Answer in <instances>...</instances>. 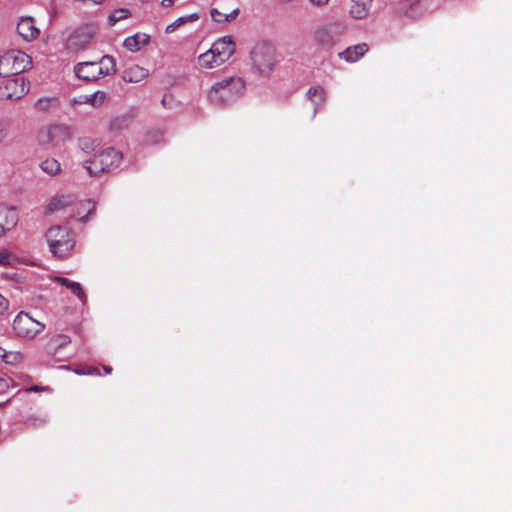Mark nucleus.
<instances>
[{
	"label": "nucleus",
	"mask_w": 512,
	"mask_h": 512,
	"mask_svg": "<svg viewBox=\"0 0 512 512\" xmlns=\"http://www.w3.org/2000/svg\"><path fill=\"white\" fill-rule=\"evenodd\" d=\"M103 368H104L106 374H110L112 372L111 367L104 366Z\"/></svg>",
	"instance_id": "obj_42"
},
{
	"label": "nucleus",
	"mask_w": 512,
	"mask_h": 512,
	"mask_svg": "<svg viewBox=\"0 0 512 512\" xmlns=\"http://www.w3.org/2000/svg\"><path fill=\"white\" fill-rule=\"evenodd\" d=\"M122 161V153L114 148H107L94 154L84 162V168L91 177H100L117 169Z\"/></svg>",
	"instance_id": "obj_3"
},
{
	"label": "nucleus",
	"mask_w": 512,
	"mask_h": 512,
	"mask_svg": "<svg viewBox=\"0 0 512 512\" xmlns=\"http://www.w3.org/2000/svg\"><path fill=\"white\" fill-rule=\"evenodd\" d=\"M56 282L60 283L61 285L65 286L67 289H69L73 294H75L83 303L86 300V295L80 285V283L71 281L64 277H55L54 279Z\"/></svg>",
	"instance_id": "obj_22"
},
{
	"label": "nucleus",
	"mask_w": 512,
	"mask_h": 512,
	"mask_svg": "<svg viewBox=\"0 0 512 512\" xmlns=\"http://www.w3.org/2000/svg\"><path fill=\"white\" fill-rule=\"evenodd\" d=\"M6 137L5 130H0V142Z\"/></svg>",
	"instance_id": "obj_40"
},
{
	"label": "nucleus",
	"mask_w": 512,
	"mask_h": 512,
	"mask_svg": "<svg viewBox=\"0 0 512 512\" xmlns=\"http://www.w3.org/2000/svg\"><path fill=\"white\" fill-rule=\"evenodd\" d=\"M75 372H85V370H82V369H79V370H75Z\"/></svg>",
	"instance_id": "obj_43"
},
{
	"label": "nucleus",
	"mask_w": 512,
	"mask_h": 512,
	"mask_svg": "<svg viewBox=\"0 0 512 512\" xmlns=\"http://www.w3.org/2000/svg\"><path fill=\"white\" fill-rule=\"evenodd\" d=\"M252 61L259 73L269 74L276 64L275 49L266 43L256 45L252 51Z\"/></svg>",
	"instance_id": "obj_7"
},
{
	"label": "nucleus",
	"mask_w": 512,
	"mask_h": 512,
	"mask_svg": "<svg viewBox=\"0 0 512 512\" xmlns=\"http://www.w3.org/2000/svg\"><path fill=\"white\" fill-rule=\"evenodd\" d=\"M85 98L86 102L90 103L92 106H100L106 101L107 94L103 91H96L93 94L85 96Z\"/></svg>",
	"instance_id": "obj_28"
},
{
	"label": "nucleus",
	"mask_w": 512,
	"mask_h": 512,
	"mask_svg": "<svg viewBox=\"0 0 512 512\" xmlns=\"http://www.w3.org/2000/svg\"><path fill=\"white\" fill-rule=\"evenodd\" d=\"M5 356H6V351H5V349H4V348H2V347H0V357L5 358Z\"/></svg>",
	"instance_id": "obj_41"
},
{
	"label": "nucleus",
	"mask_w": 512,
	"mask_h": 512,
	"mask_svg": "<svg viewBox=\"0 0 512 512\" xmlns=\"http://www.w3.org/2000/svg\"><path fill=\"white\" fill-rule=\"evenodd\" d=\"M45 329V324L33 319L26 312H19L12 325L13 333L16 337L32 340Z\"/></svg>",
	"instance_id": "obj_6"
},
{
	"label": "nucleus",
	"mask_w": 512,
	"mask_h": 512,
	"mask_svg": "<svg viewBox=\"0 0 512 512\" xmlns=\"http://www.w3.org/2000/svg\"><path fill=\"white\" fill-rule=\"evenodd\" d=\"M9 389V384L6 379L0 378V396H3Z\"/></svg>",
	"instance_id": "obj_34"
},
{
	"label": "nucleus",
	"mask_w": 512,
	"mask_h": 512,
	"mask_svg": "<svg viewBox=\"0 0 512 512\" xmlns=\"http://www.w3.org/2000/svg\"><path fill=\"white\" fill-rule=\"evenodd\" d=\"M369 48L366 43H360L353 46L347 47L344 51L338 53V57L348 63L357 62L362 58Z\"/></svg>",
	"instance_id": "obj_14"
},
{
	"label": "nucleus",
	"mask_w": 512,
	"mask_h": 512,
	"mask_svg": "<svg viewBox=\"0 0 512 512\" xmlns=\"http://www.w3.org/2000/svg\"><path fill=\"white\" fill-rule=\"evenodd\" d=\"M18 35L27 42L37 39L40 35V30L36 27L32 17L22 16L17 23Z\"/></svg>",
	"instance_id": "obj_10"
},
{
	"label": "nucleus",
	"mask_w": 512,
	"mask_h": 512,
	"mask_svg": "<svg viewBox=\"0 0 512 512\" xmlns=\"http://www.w3.org/2000/svg\"><path fill=\"white\" fill-rule=\"evenodd\" d=\"M19 263V259L6 249L0 250V266L15 267Z\"/></svg>",
	"instance_id": "obj_26"
},
{
	"label": "nucleus",
	"mask_w": 512,
	"mask_h": 512,
	"mask_svg": "<svg viewBox=\"0 0 512 512\" xmlns=\"http://www.w3.org/2000/svg\"><path fill=\"white\" fill-rule=\"evenodd\" d=\"M211 48L216 53V58L225 63L235 52V43L229 36L216 40Z\"/></svg>",
	"instance_id": "obj_11"
},
{
	"label": "nucleus",
	"mask_w": 512,
	"mask_h": 512,
	"mask_svg": "<svg viewBox=\"0 0 512 512\" xmlns=\"http://www.w3.org/2000/svg\"><path fill=\"white\" fill-rule=\"evenodd\" d=\"M238 13H239V9L236 8L233 11H231L229 14H225V16L223 18V22H229V21L235 19L236 16L238 15Z\"/></svg>",
	"instance_id": "obj_35"
},
{
	"label": "nucleus",
	"mask_w": 512,
	"mask_h": 512,
	"mask_svg": "<svg viewBox=\"0 0 512 512\" xmlns=\"http://www.w3.org/2000/svg\"><path fill=\"white\" fill-rule=\"evenodd\" d=\"M199 15L197 13H193L190 15L182 16L176 19L173 23L169 24L165 31L166 33H172L174 32L180 25L186 23V22H193L198 20Z\"/></svg>",
	"instance_id": "obj_25"
},
{
	"label": "nucleus",
	"mask_w": 512,
	"mask_h": 512,
	"mask_svg": "<svg viewBox=\"0 0 512 512\" xmlns=\"http://www.w3.org/2000/svg\"><path fill=\"white\" fill-rule=\"evenodd\" d=\"M421 3L419 0H404L398 6V12L409 18H415L420 13Z\"/></svg>",
	"instance_id": "obj_20"
},
{
	"label": "nucleus",
	"mask_w": 512,
	"mask_h": 512,
	"mask_svg": "<svg viewBox=\"0 0 512 512\" xmlns=\"http://www.w3.org/2000/svg\"><path fill=\"white\" fill-rule=\"evenodd\" d=\"M47 389H48V387H43V386L35 385V386H31V387L27 388L25 390V393L32 392V391H34V392L43 391V390H47Z\"/></svg>",
	"instance_id": "obj_38"
},
{
	"label": "nucleus",
	"mask_w": 512,
	"mask_h": 512,
	"mask_svg": "<svg viewBox=\"0 0 512 512\" xmlns=\"http://www.w3.org/2000/svg\"><path fill=\"white\" fill-rule=\"evenodd\" d=\"M198 64L203 69H212L222 65L223 63L216 58V53L210 47L209 50L198 56Z\"/></svg>",
	"instance_id": "obj_19"
},
{
	"label": "nucleus",
	"mask_w": 512,
	"mask_h": 512,
	"mask_svg": "<svg viewBox=\"0 0 512 512\" xmlns=\"http://www.w3.org/2000/svg\"><path fill=\"white\" fill-rule=\"evenodd\" d=\"M54 100L51 98H41L37 101L36 106L40 110H47Z\"/></svg>",
	"instance_id": "obj_30"
},
{
	"label": "nucleus",
	"mask_w": 512,
	"mask_h": 512,
	"mask_svg": "<svg viewBox=\"0 0 512 512\" xmlns=\"http://www.w3.org/2000/svg\"><path fill=\"white\" fill-rule=\"evenodd\" d=\"M72 203L70 195H61L53 197L46 206V213H53L65 209Z\"/></svg>",
	"instance_id": "obj_21"
},
{
	"label": "nucleus",
	"mask_w": 512,
	"mask_h": 512,
	"mask_svg": "<svg viewBox=\"0 0 512 512\" xmlns=\"http://www.w3.org/2000/svg\"><path fill=\"white\" fill-rule=\"evenodd\" d=\"M17 223V214L14 208L0 204V236L12 229Z\"/></svg>",
	"instance_id": "obj_13"
},
{
	"label": "nucleus",
	"mask_w": 512,
	"mask_h": 512,
	"mask_svg": "<svg viewBox=\"0 0 512 512\" xmlns=\"http://www.w3.org/2000/svg\"><path fill=\"white\" fill-rule=\"evenodd\" d=\"M0 82V100H18L29 91V84L22 76L5 77Z\"/></svg>",
	"instance_id": "obj_8"
},
{
	"label": "nucleus",
	"mask_w": 512,
	"mask_h": 512,
	"mask_svg": "<svg viewBox=\"0 0 512 512\" xmlns=\"http://www.w3.org/2000/svg\"><path fill=\"white\" fill-rule=\"evenodd\" d=\"M307 98L314 106V115L323 106L326 100L325 90L321 86H312L307 91Z\"/></svg>",
	"instance_id": "obj_18"
},
{
	"label": "nucleus",
	"mask_w": 512,
	"mask_h": 512,
	"mask_svg": "<svg viewBox=\"0 0 512 512\" xmlns=\"http://www.w3.org/2000/svg\"><path fill=\"white\" fill-rule=\"evenodd\" d=\"M79 375H100L99 371L95 368H89L85 372H77Z\"/></svg>",
	"instance_id": "obj_37"
},
{
	"label": "nucleus",
	"mask_w": 512,
	"mask_h": 512,
	"mask_svg": "<svg viewBox=\"0 0 512 512\" xmlns=\"http://www.w3.org/2000/svg\"><path fill=\"white\" fill-rule=\"evenodd\" d=\"M336 36L328 25H320L312 32L313 43L325 50L331 49L336 43Z\"/></svg>",
	"instance_id": "obj_9"
},
{
	"label": "nucleus",
	"mask_w": 512,
	"mask_h": 512,
	"mask_svg": "<svg viewBox=\"0 0 512 512\" xmlns=\"http://www.w3.org/2000/svg\"><path fill=\"white\" fill-rule=\"evenodd\" d=\"M76 76L84 81L93 82L102 76L116 73V61L110 55H104L99 61L78 63L74 68Z\"/></svg>",
	"instance_id": "obj_2"
},
{
	"label": "nucleus",
	"mask_w": 512,
	"mask_h": 512,
	"mask_svg": "<svg viewBox=\"0 0 512 512\" xmlns=\"http://www.w3.org/2000/svg\"><path fill=\"white\" fill-rule=\"evenodd\" d=\"M45 141L51 146H57L69 138L68 129L63 125H51L43 133Z\"/></svg>",
	"instance_id": "obj_12"
},
{
	"label": "nucleus",
	"mask_w": 512,
	"mask_h": 512,
	"mask_svg": "<svg viewBox=\"0 0 512 512\" xmlns=\"http://www.w3.org/2000/svg\"><path fill=\"white\" fill-rule=\"evenodd\" d=\"M9 307V301L0 294V315H3Z\"/></svg>",
	"instance_id": "obj_32"
},
{
	"label": "nucleus",
	"mask_w": 512,
	"mask_h": 512,
	"mask_svg": "<svg viewBox=\"0 0 512 512\" xmlns=\"http://www.w3.org/2000/svg\"><path fill=\"white\" fill-rule=\"evenodd\" d=\"M41 170L49 176H56L61 172V164L55 158H46L40 163Z\"/></svg>",
	"instance_id": "obj_23"
},
{
	"label": "nucleus",
	"mask_w": 512,
	"mask_h": 512,
	"mask_svg": "<svg viewBox=\"0 0 512 512\" xmlns=\"http://www.w3.org/2000/svg\"><path fill=\"white\" fill-rule=\"evenodd\" d=\"M70 339L66 335H55L53 336L46 345V351L48 354H56L58 348L68 344Z\"/></svg>",
	"instance_id": "obj_24"
},
{
	"label": "nucleus",
	"mask_w": 512,
	"mask_h": 512,
	"mask_svg": "<svg viewBox=\"0 0 512 512\" xmlns=\"http://www.w3.org/2000/svg\"><path fill=\"white\" fill-rule=\"evenodd\" d=\"M47 422V417L44 415H31L26 418L25 424L29 427L42 426Z\"/></svg>",
	"instance_id": "obj_29"
},
{
	"label": "nucleus",
	"mask_w": 512,
	"mask_h": 512,
	"mask_svg": "<svg viewBox=\"0 0 512 512\" xmlns=\"http://www.w3.org/2000/svg\"><path fill=\"white\" fill-rule=\"evenodd\" d=\"M149 39V35L145 33H136L127 37L123 42V46L131 52H137L148 44Z\"/></svg>",
	"instance_id": "obj_17"
},
{
	"label": "nucleus",
	"mask_w": 512,
	"mask_h": 512,
	"mask_svg": "<svg viewBox=\"0 0 512 512\" xmlns=\"http://www.w3.org/2000/svg\"><path fill=\"white\" fill-rule=\"evenodd\" d=\"M31 65L29 55L20 50H10L0 56V77L19 76Z\"/></svg>",
	"instance_id": "obj_5"
},
{
	"label": "nucleus",
	"mask_w": 512,
	"mask_h": 512,
	"mask_svg": "<svg viewBox=\"0 0 512 512\" xmlns=\"http://www.w3.org/2000/svg\"><path fill=\"white\" fill-rule=\"evenodd\" d=\"M210 15L212 19L216 22H223L224 14L221 13L217 8H212L210 10Z\"/></svg>",
	"instance_id": "obj_31"
},
{
	"label": "nucleus",
	"mask_w": 512,
	"mask_h": 512,
	"mask_svg": "<svg viewBox=\"0 0 512 512\" xmlns=\"http://www.w3.org/2000/svg\"><path fill=\"white\" fill-rule=\"evenodd\" d=\"M131 16V13L126 8H118L111 12L109 15L108 21L111 26L115 25L117 22L127 19Z\"/></svg>",
	"instance_id": "obj_27"
},
{
	"label": "nucleus",
	"mask_w": 512,
	"mask_h": 512,
	"mask_svg": "<svg viewBox=\"0 0 512 512\" xmlns=\"http://www.w3.org/2000/svg\"><path fill=\"white\" fill-rule=\"evenodd\" d=\"M373 0H350L349 15L353 19H364L371 8Z\"/></svg>",
	"instance_id": "obj_15"
},
{
	"label": "nucleus",
	"mask_w": 512,
	"mask_h": 512,
	"mask_svg": "<svg viewBox=\"0 0 512 512\" xmlns=\"http://www.w3.org/2000/svg\"><path fill=\"white\" fill-rule=\"evenodd\" d=\"M245 88L244 81L238 77H228L215 83L208 91L210 103L217 106L227 105L239 98Z\"/></svg>",
	"instance_id": "obj_1"
},
{
	"label": "nucleus",
	"mask_w": 512,
	"mask_h": 512,
	"mask_svg": "<svg viewBox=\"0 0 512 512\" xmlns=\"http://www.w3.org/2000/svg\"><path fill=\"white\" fill-rule=\"evenodd\" d=\"M79 145L81 149L84 151H89L90 149H92V142L89 138L81 139Z\"/></svg>",
	"instance_id": "obj_33"
},
{
	"label": "nucleus",
	"mask_w": 512,
	"mask_h": 512,
	"mask_svg": "<svg viewBox=\"0 0 512 512\" xmlns=\"http://www.w3.org/2000/svg\"><path fill=\"white\" fill-rule=\"evenodd\" d=\"M147 76L148 70L137 64L128 66L122 72V79L128 83H138L144 80Z\"/></svg>",
	"instance_id": "obj_16"
},
{
	"label": "nucleus",
	"mask_w": 512,
	"mask_h": 512,
	"mask_svg": "<svg viewBox=\"0 0 512 512\" xmlns=\"http://www.w3.org/2000/svg\"><path fill=\"white\" fill-rule=\"evenodd\" d=\"M176 0H162V5L165 7L171 6Z\"/></svg>",
	"instance_id": "obj_39"
},
{
	"label": "nucleus",
	"mask_w": 512,
	"mask_h": 512,
	"mask_svg": "<svg viewBox=\"0 0 512 512\" xmlns=\"http://www.w3.org/2000/svg\"><path fill=\"white\" fill-rule=\"evenodd\" d=\"M46 240L53 256L64 258L71 254L75 240L70 231L61 226L51 227L46 232Z\"/></svg>",
	"instance_id": "obj_4"
},
{
	"label": "nucleus",
	"mask_w": 512,
	"mask_h": 512,
	"mask_svg": "<svg viewBox=\"0 0 512 512\" xmlns=\"http://www.w3.org/2000/svg\"><path fill=\"white\" fill-rule=\"evenodd\" d=\"M330 0H309V2L315 7H324L328 5Z\"/></svg>",
	"instance_id": "obj_36"
},
{
	"label": "nucleus",
	"mask_w": 512,
	"mask_h": 512,
	"mask_svg": "<svg viewBox=\"0 0 512 512\" xmlns=\"http://www.w3.org/2000/svg\"><path fill=\"white\" fill-rule=\"evenodd\" d=\"M87 216H84V217H81L80 220L81 221H84L86 219Z\"/></svg>",
	"instance_id": "obj_44"
}]
</instances>
